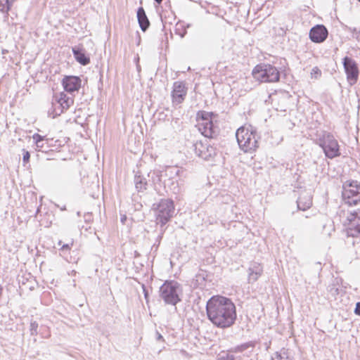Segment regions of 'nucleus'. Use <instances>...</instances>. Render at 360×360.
Segmentation results:
<instances>
[{
    "label": "nucleus",
    "mask_w": 360,
    "mask_h": 360,
    "mask_svg": "<svg viewBox=\"0 0 360 360\" xmlns=\"http://www.w3.org/2000/svg\"><path fill=\"white\" fill-rule=\"evenodd\" d=\"M206 311L208 319L219 328L230 327L236 319L235 304L225 297H212L207 302Z\"/></svg>",
    "instance_id": "1"
},
{
    "label": "nucleus",
    "mask_w": 360,
    "mask_h": 360,
    "mask_svg": "<svg viewBox=\"0 0 360 360\" xmlns=\"http://www.w3.org/2000/svg\"><path fill=\"white\" fill-rule=\"evenodd\" d=\"M236 137L240 148L245 153L253 152L259 147L258 141L260 136L252 126L238 128Z\"/></svg>",
    "instance_id": "2"
},
{
    "label": "nucleus",
    "mask_w": 360,
    "mask_h": 360,
    "mask_svg": "<svg viewBox=\"0 0 360 360\" xmlns=\"http://www.w3.org/2000/svg\"><path fill=\"white\" fill-rule=\"evenodd\" d=\"M215 115L213 112L199 111L197 113L196 120L198 131L205 137L213 139L219 134V127L214 122Z\"/></svg>",
    "instance_id": "3"
},
{
    "label": "nucleus",
    "mask_w": 360,
    "mask_h": 360,
    "mask_svg": "<svg viewBox=\"0 0 360 360\" xmlns=\"http://www.w3.org/2000/svg\"><path fill=\"white\" fill-rule=\"evenodd\" d=\"M160 297L166 304L176 306L181 301L182 286L175 281H166L160 288Z\"/></svg>",
    "instance_id": "4"
},
{
    "label": "nucleus",
    "mask_w": 360,
    "mask_h": 360,
    "mask_svg": "<svg viewBox=\"0 0 360 360\" xmlns=\"http://www.w3.org/2000/svg\"><path fill=\"white\" fill-rule=\"evenodd\" d=\"M152 210L154 211L157 224L163 226L173 217L174 202L170 199H162L160 202L153 205Z\"/></svg>",
    "instance_id": "5"
},
{
    "label": "nucleus",
    "mask_w": 360,
    "mask_h": 360,
    "mask_svg": "<svg viewBox=\"0 0 360 360\" xmlns=\"http://www.w3.org/2000/svg\"><path fill=\"white\" fill-rule=\"evenodd\" d=\"M253 77L260 82H276L280 79V72L274 65L268 63L257 65L252 70Z\"/></svg>",
    "instance_id": "6"
},
{
    "label": "nucleus",
    "mask_w": 360,
    "mask_h": 360,
    "mask_svg": "<svg viewBox=\"0 0 360 360\" xmlns=\"http://www.w3.org/2000/svg\"><path fill=\"white\" fill-rule=\"evenodd\" d=\"M317 143L328 158L333 159L340 155V146L332 134L324 131L318 138Z\"/></svg>",
    "instance_id": "7"
},
{
    "label": "nucleus",
    "mask_w": 360,
    "mask_h": 360,
    "mask_svg": "<svg viewBox=\"0 0 360 360\" xmlns=\"http://www.w3.org/2000/svg\"><path fill=\"white\" fill-rule=\"evenodd\" d=\"M342 194L346 204L356 205L360 201V184L358 181H345Z\"/></svg>",
    "instance_id": "8"
},
{
    "label": "nucleus",
    "mask_w": 360,
    "mask_h": 360,
    "mask_svg": "<svg viewBox=\"0 0 360 360\" xmlns=\"http://www.w3.org/2000/svg\"><path fill=\"white\" fill-rule=\"evenodd\" d=\"M345 225L347 226V233L352 237L360 235V209L349 211L347 214Z\"/></svg>",
    "instance_id": "9"
},
{
    "label": "nucleus",
    "mask_w": 360,
    "mask_h": 360,
    "mask_svg": "<svg viewBox=\"0 0 360 360\" xmlns=\"http://www.w3.org/2000/svg\"><path fill=\"white\" fill-rule=\"evenodd\" d=\"M195 153L205 160H209L216 155V149L206 141H200L193 144Z\"/></svg>",
    "instance_id": "10"
},
{
    "label": "nucleus",
    "mask_w": 360,
    "mask_h": 360,
    "mask_svg": "<svg viewBox=\"0 0 360 360\" xmlns=\"http://www.w3.org/2000/svg\"><path fill=\"white\" fill-rule=\"evenodd\" d=\"M343 66L347 75V79L350 85L356 84L359 77V69L354 59L348 56L343 58Z\"/></svg>",
    "instance_id": "11"
},
{
    "label": "nucleus",
    "mask_w": 360,
    "mask_h": 360,
    "mask_svg": "<svg viewBox=\"0 0 360 360\" xmlns=\"http://www.w3.org/2000/svg\"><path fill=\"white\" fill-rule=\"evenodd\" d=\"M187 94V88L183 82H175L173 84V89L172 91V103L174 105L181 103Z\"/></svg>",
    "instance_id": "12"
},
{
    "label": "nucleus",
    "mask_w": 360,
    "mask_h": 360,
    "mask_svg": "<svg viewBox=\"0 0 360 360\" xmlns=\"http://www.w3.org/2000/svg\"><path fill=\"white\" fill-rule=\"evenodd\" d=\"M328 34L326 27L323 25H317L313 27L309 31V38L315 43L323 42Z\"/></svg>",
    "instance_id": "13"
},
{
    "label": "nucleus",
    "mask_w": 360,
    "mask_h": 360,
    "mask_svg": "<svg viewBox=\"0 0 360 360\" xmlns=\"http://www.w3.org/2000/svg\"><path fill=\"white\" fill-rule=\"evenodd\" d=\"M81 79L77 76H66L63 79L64 89L70 93L77 91L81 86Z\"/></svg>",
    "instance_id": "14"
},
{
    "label": "nucleus",
    "mask_w": 360,
    "mask_h": 360,
    "mask_svg": "<svg viewBox=\"0 0 360 360\" xmlns=\"http://www.w3.org/2000/svg\"><path fill=\"white\" fill-rule=\"evenodd\" d=\"M75 60L82 65H86L90 63V58L86 56L85 50L80 46H75L72 48Z\"/></svg>",
    "instance_id": "15"
},
{
    "label": "nucleus",
    "mask_w": 360,
    "mask_h": 360,
    "mask_svg": "<svg viewBox=\"0 0 360 360\" xmlns=\"http://www.w3.org/2000/svg\"><path fill=\"white\" fill-rule=\"evenodd\" d=\"M262 267L258 263H252L248 269V281L250 283L255 282L262 273Z\"/></svg>",
    "instance_id": "16"
},
{
    "label": "nucleus",
    "mask_w": 360,
    "mask_h": 360,
    "mask_svg": "<svg viewBox=\"0 0 360 360\" xmlns=\"http://www.w3.org/2000/svg\"><path fill=\"white\" fill-rule=\"evenodd\" d=\"M137 18L141 30L143 32L146 31L150 26V22L143 7L138 8Z\"/></svg>",
    "instance_id": "17"
},
{
    "label": "nucleus",
    "mask_w": 360,
    "mask_h": 360,
    "mask_svg": "<svg viewBox=\"0 0 360 360\" xmlns=\"http://www.w3.org/2000/svg\"><path fill=\"white\" fill-rule=\"evenodd\" d=\"M57 103L61 108L59 113L56 112V115H60L63 112L64 110H67L73 103V99L68 96L64 93H60L59 96L56 98Z\"/></svg>",
    "instance_id": "18"
},
{
    "label": "nucleus",
    "mask_w": 360,
    "mask_h": 360,
    "mask_svg": "<svg viewBox=\"0 0 360 360\" xmlns=\"http://www.w3.org/2000/svg\"><path fill=\"white\" fill-rule=\"evenodd\" d=\"M297 203L299 210H306L312 205V199L311 195L309 193H306L304 195H300L297 200Z\"/></svg>",
    "instance_id": "19"
},
{
    "label": "nucleus",
    "mask_w": 360,
    "mask_h": 360,
    "mask_svg": "<svg viewBox=\"0 0 360 360\" xmlns=\"http://www.w3.org/2000/svg\"><path fill=\"white\" fill-rule=\"evenodd\" d=\"M271 360H294L287 349H282L279 352H276L271 357Z\"/></svg>",
    "instance_id": "20"
},
{
    "label": "nucleus",
    "mask_w": 360,
    "mask_h": 360,
    "mask_svg": "<svg viewBox=\"0 0 360 360\" xmlns=\"http://www.w3.org/2000/svg\"><path fill=\"white\" fill-rule=\"evenodd\" d=\"M254 347H255L254 342H248L243 343L240 345H238L233 348H231L230 352H235V353L243 352V351H245L249 348H253Z\"/></svg>",
    "instance_id": "21"
},
{
    "label": "nucleus",
    "mask_w": 360,
    "mask_h": 360,
    "mask_svg": "<svg viewBox=\"0 0 360 360\" xmlns=\"http://www.w3.org/2000/svg\"><path fill=\"white\" fill-rule=\"evenodd\" d=\"M345 30L351 32L352 37L356 39L358 41H360V30L345 25Z\"/></svg>",
    "instance_id": "22"
},
{
    "label": "nucleus",
    "mask_w": 360,
    "mask_h": 360,
    "mask_svg": "<svg viewBox=\"0 0 360 360\" xmlns=\"http://www.w3.org/2000/svg\"><path fill=\"white\" fill-rule=\"evenodd\" d=\"M39 324L35 321H32L30 324V333L32 336L38 335Z\"/></svg>",
    "instance_id": "23"
},
{
    "label": "nucleus",
    "mask_w": 360,
    "mask_h": 360,
    "mask_svg": "<svg viewBox=\"0 0 360 360\" xmlns=\"http://www.w3.org/2000/svg\"><path fill=\"white\" fill-rule=\"evenodd\" d=\"M166 173H169L171 175L174 174L176 176H179V177H181V174L184 173V171L181 170L180 168L176 167H170L167 169Z\"/></svg>",
    "instance_id": "24"
},
{
    "label": "nucleus",
    "mask_w": 360,
    "mask_h": 360,
    "mask_svg": "<svg viewBox=\"0 0 360 360\" xmlns=\"http://www.w3.org/2000/svg\"><path fill=\"white\" fill-rule=\"evenodd\" d=\"M310 74L311 79H318L321 77L322 73L321 70L317 66H315L312 68Z\"/></svg>",
    "instance_id": "25"
},
{
    "label": "nucleus",
    "mask_w": 360,
    "mask_h": 360,
    "mask_svg": "<svg viewBox=\"0 0 360 360\" xmlns=\"http://www.w3.org/2000/svg\"><path fill=\"white\" fill-rule=\"evenodd\" d=\"M32 138H33V139L35 141V144H36L37 148H42L43 146L42 145H39V143L44 142V137L41 136V135H39V134H34L33 135Z\"/></svg>",
    "instance_id": "26"
},
{
    "label": "nucleus",
    "mask_w": 360,
    "mask_h": 360,
    "mask_svg": "<svg viewBox=\"0 0 360 360\" xmlns=\"http://www.w3.org/2000/svg\"><path fill=\"white\" fill-rule=\"evenodd\" d=\"M147 181H136L135 188L139 192L146 189Z\"/></svg>",
    "instance_id": "27"
},
{
    "label": "nucleus",
    "mask_w": 360,
    "mask_h": 360,
    "mask_svg": "<svg viewBox=\"0 0 360 360\" xmlns=\"http://www.w3.org/2000/svg\"><path fill=\"white\" fill-rule=\"evenodd\" d=\"M328 290L333 295H336L339 294V288L338 284L333 283L328 285Z\"/></svg>",
    "instance_id": "28"
},
{
    "label": "nucleus",
    "mask_w": 360,
    "mask_h": 360,
    "mask_svg": "<svg viewBox=\"0 0 360 360\" xmlns=\"http://www.w3.org/2000/svg\"><path fill=\"white\" fill-rule=\"evenodd\" d=\"M6 4L0 1V12L2 13L8 14L10 9L6 8Z\"/></svg>",
    "instance_id": "29"
},
{
    "label": "nucleus",
    "mask_w": 360,
    "mask_h": 360,
    "mask_svg": "<svg viewBox=\"0 0 360 360\" xmlns=\"http://www.w3.org/2000/svg\"><path fill=\"white\" fill-rule=\"evenodd\" d=\"M30 158V154L27 150H23L22 153V161L24 163H27L29 162Z\"/></svg>",
    "instance_id": "30"
},
{
    "label": "nucleus",
    "mask_w": 360,
    "mask_h": 360,
    "mask_svg": "<svg viewBox=\"0 0 360 360\" xmlns=\"http://www.w3.org/2000/svg\"><path fill=\"white\" fill-rule=\"evenodd\" d=\"M218 360H235V358L233 355L226 354V355L221 356Z\"/></svg>",
    "instance_id": "31"
},
{
    "label": "nucleus",
    "mask_w": 360,
    "mask_h": 360,
    "mask_svg": "<svg viewBox=\"0 0 360 360\" xmlns=\"http://www.w3.org/2000/svg\"><path fill=\"white\" fill-rule=\"evenodd\" d=\"M142 288H143V294H144V297L146 300V302H148V290L146 289V287L145 286L144 284L142 285Z\"/></svg>",
    "instance_id": "32"
},
{
    "label": "nucleus",
    "mask_w": 360,
    "mask_h": 360,
    "mask_svg": "<svg viewBox=\"0 0 360 360\" xmlns=\"http://www.w3.org/2000/svg\"><path fill=\"white\" fill-rule=\"evenodd\" d=\"M16 0H6L5 3L6 4V8H9L10 10L11 9L12 6H13V4H14V2Z\"/></svg>",
    "instance_id": "33"
},
{
    "label": "nucleus",
    "mask_w": 360,
    "mask_h": 360,
    "mask_svg": "<svg viewBox=\"0 0 360 360\" xmlns=\"http://www.w3.org/2000/svg\"><path fill=\"white\" fill-rule=\"evenodd\" d=\"M72 244H73L72 243H71L70 244H64V245H63L61 250H70Z\"/></svg>",
    "instance_id": "34"
},
{
    "label": "nucleus",
    "mask_w": 360,
    "mask_h": 360,
    "mask_svg": "<svg viewBox=\"0 0 360 360\" xmlns=\"http://www.w3.org/2000/svg\"><path fill=\"white\" fill-rule=\"evenodd\" d=\"M354 312H355L356 314L360 316V302H357L356 303Z\"/></svg>",
    "instance_id": "35"
},
{
    "label": "nucleus",
    "mask_w": 360,
    "mask_h": 360,
    "mask_svg": "<svg viewBox=\"0 0 360 360\" xmlns=\"http://www.w3.org/2000/svg\"><path fill=\"white\" fill-rule=\"evenodd\" d=\"M157 340H163V337L158 332L157 333Z\"/></svg>",
    "instance_id": "36"
},
{
    "label": "nucleus",
    "mask_w": 360,
    "mask_h": 360,
    "mask_svg": "<svg viewBox=\"0 0 360 360\" xmlns=\"http://www.w3.org/2000/svg\"><path fill=\"white\" fill-rule=\"evenodd\" d=\"M177 183H178V181H172V182H171V184H172V186H174V190L178 187V186H177Z\"/></svg>",
    "instance_id": "37"
},
{
    "label": "nucleus",
    "mask_w": 360,
    "mask_h": 360,
    "mask_svg": "<svg viewBox=\"0 0 360 360\" xmlns=\"http://www.w3.org/2000/svg\"><path fill=\"white\" fill-rule=\"evenodd\" d=\"M142 207V205L141 204H138L136 206V210H139Z\"/></svg>",
    "instance_id": "38"
},
{
    "label": "nucleus",
    "mask_w": 360,
    "mask_h": 360,
    "mask_svg": "<svg viewBox=\"0 0 360 360\" xmlns=\"http://www.w3.org/2000/svg\"><path fill=\"white\" fill-rule=\"evenodd\" d=\"M156 3H158V4H160L162 1V0H154Z\"/></svg>",
    "instance_id": "39"
},
{
    "label": "nucleus",
    "mask_w": 360,
    "mask_h": 360,
    "mask_svg": "<svg viewBox=\"0 0 360 360\" xmlns=\"http://www.w3.org/2000/svg\"><path fill=\"white\" fill-rule=\"evenodd\" d=\"M321 264L320 262H318V263H317V265H319V269H321Z\"/></svg>",
    "instance_id": "40"
},
{
    "label": "nucleus",
    "mask_w": 360,
    "mask_h": 360,
    "mask_svg": "<svg viewBox=\"0 0 360 360\" xmlns=\"http://www.w3.org/2000/svg\"><path fill=\"white\" fill-rule=\"evenodd\" d=\"M174 176H170L169 177V180H171V179H174Z\"/></svg>",
    "instance_id": "41"
},
{
    "label": "nucleus",
    "mask_w": 360,
    "mask_h": 360,
    "mask_svg": "<svg viewBox=\"0 0 360 360\" xmlns=\"http://www.w3.org/2000/svg\"><path fill=\"white\" fill-rule=\"evenodd\" d=\"M49 336H50V334H48L47 335H45V336L42 335L43 338H47Z\"/></svg>",
    "instance_id": "42"
},
{
    "label": "nucleus",
    "mask_w": 360,
    "mask_h": 360,
    "mask_svg": "<svg viewBox=\"0 0 360 360\" xmlns=\"http://www.w3.org/2000/svg\"><path fill=\"white\" fill-rule=\"evenodd\" d=\"M125 219H126V217H124V218H122V221L123 222L124 220H125Z\"/></svg>",
    "instance_id": "43"
},
{
    "label": "nucleus",
    "mask_w": 360,
    "mask_h": 360,
    "mask_svg": "<svg viewBox=\"0 0 360 360\" xmlns=\"http://www.w3.org/2000/svg\"><path fill=\"white\" fill-rule=\"evenodd\" d=\"M39 145H42L44 146V143H39Z\"/></svg>",
    "instance_id": "44"
},
{
    "label": "nucleus",
    "mask_w": 360,
    "mask_h": 360,
    "mask_svg": "<svg viewBox=\"0 0 360 360\" xmlns=\"http://www.w3.org/2000/svg\"><path fill=\"white\" fill-rule=\"evenodd\" d=\"M39 212V208L37 209V213H38Z\"/></svg>",
    "instance_id": "45"
}]
</instances>
